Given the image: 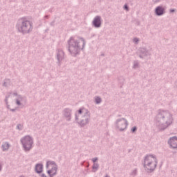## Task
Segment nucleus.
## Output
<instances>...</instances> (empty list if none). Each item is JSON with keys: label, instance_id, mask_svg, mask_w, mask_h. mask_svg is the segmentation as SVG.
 Instances as JSON below:
<instances>
[{"label": "nucleus", "instance_id": "nucleus-2", "mask_svg": "<svg viewBox=\"0 0 177 177\" xmlns=\"http://www.w3.org/2000/svg\"><path fill=\"white\" fill-rule=\"evenodd\" d=\"M172 121V114L169 111H158L156 117V124L159 129H167Z\"/></svg>", "mask_w": 177, "mask_h": 177}, {"label": "nucleus", "instance_id": "nucleus-24", "mask_svg": "<svg viewBox=\"0 0 177 177\" xmlns=\"http://www.w3.org/2000/svg\"><path fill=\"white\" fill-rule=\"evenodd\" d=\"M133 42L135 44V45H138V44H139V39L138 37H135L133 39Z\"/></svg>", "mask_w": 177, "mask_h": 177}, {"label": "nucleus", "instance_id": "nucleus-38", "mask_svg": "<svg viewBox=\"0 0 177 177\" xmlns=\"http://www.w3.org/2000/svg\"><path fill=\"white\" fill-rule=\"evenodd\" d=\"M101 56H104V54L101 55Z\"/></svg>", "mask_w": 177, "mask_h": 177}, {"label": "nucleus", "instance_id": "nucleus-9", "mask_svg": "<svg viewBox=\"0 0 177 177\" xmlns=\"http://www.w3.org/2000/svg\"><path fill=\"white\" fill-rule=\"evenodd\" d=\"M64 59V51L59 48L57 50V59L58 66H62V61Z\"/></svg>", "mask_w": 177, "mask_h": 177}, {"label": "nucleus", "instance_id": "nucleus-28", "mask_svg": "<svg viewBox=\"0 0 177 177\" xmlns=\"http://www.w3.org/2000/svg\"><path fill=\"white\" fill-rule=\"evenodd\" d=\"M97 158H93V159H92V161H93V162H94V164H95V162H96L97 161Z\"/></svg>", "mask_w": 177, "mask_h": 177}, {"label": "nucleus", "instance_id": "nucleus-12", "mask_svg": "<svg viewBox=\"0 0 177 177\" xmlns=\"http://www.w3.org/2000/svg\"><path fill=\"white\" fill-rule=\"evenodd\" d=\"M168 145L171 149H177V137L173 136L167 141Z\"/></svg>", "mask_w": 177, "mask_h": 177}, {"label": "nucleus", "instance_id": "nucleus-19", "mask_svg": "<svg viewBox=\"0 0 177 177\" xmlns=\"http://www.w3.org/2000/svg\"><path fill=\"white\" fill-rule=\"evenodd\" d=\"M94 99L95 104H100V103H102V97L100 96H95Z\"/></svg>", "mask_w": 177, "mask_h": 177}, {"label": "nucleus", "instance_id": "nucleus-20", "mask_svg": "<svg viewBox=\"0 0 177 177\" xmlns=\"http://www.w3.org/2000/svg\"><path fill=\"white\" fill-rule=\"evenodd\" d=\"M3 86H6V88L10 86V80H9V79L5 80Z\"/></svg>", "mask_w": 177, "mask_h": 177}, {"label": "nucleus", "instance_id": "nucleus-25", "mask_svg": "<svg viewBox=\"0 0 177 177\" xmlns=\"http://www.w3.org/2000/svg\"><path fill=\"white\" fill-rule=\"evenodd\" d=\"M17 129H18L19 131H23V125H21L20 124H17Z\"/></svg>", "mask_w": 177, "mask_h": 177}, {"label": "nucleus", "instance_id": "nucleus-34", "mask_svg": "<svg viewBox=\"0 0 177 177\" xmlns=\"http://www.w3.org/2000/svg\"><path fill=\"white\" fill-rule=\"evenodd\" d=\"M8 97H10V95H6V99H8Z\"/></svg>", "mask_w": 177, "mask_h": 177}, {"label": "nucleus", "instance_id": "nucleus-5", "mask_svg": "<svg viewBox=\"0 0 177 177\" xmlns=\"http://www.w3.org/2000/svg\"><path fill=\"white\" fill-rule=\"evenodd\" d=\"M158 162L157 158L154 155H147L144 159V168L147 171L153 172L156 169Z\"/></svg>", "mask_w": 177, "mask_h": 177}, {"label": "nucleus", "instance_id": "nucleus-29", "mask_svg": "<svg viewBox=\"0 0 177 177\" xmlns=\"http://www.w3.org/2000/svg\"><path fill=\"white\" fill-rule=\"evenodd\" d=\"M2 171V162H0V172Z\"/></svg>", "mask_w": 177, "mask_h": 177}, {"label": "nucleus", "instance_id": "nucleus-6", "mask_svg": "<svg viewBox=\"0 0 177 177\" xmlns=\"http://www.w3.org/2000/svg\"><path fill=\"white\" fill-rule=\"evenodd\" d=\"M21 142L26 151H30L32 149L34 145V140L30 136H25L21 138Z\"/></svg>", "mask_w": 177, "mask_h": 177}, {"label": "nucleus", "instance_id": "nucleus-15", "mask_svg": "<svg viewBox=\"0 0 177 177\" xmlns=\"http://www.w3.org/2000/svg\"><path fill=\"white\" fill-rule=\"evenodd\" d=\"M47 174H48L50 177H53L55 175H57V165L53 166L51 169L48 170Z\"/></svg>", "mask_w": 177, "mask_h": 177}, {"label": "nucleus", "instance_id": "nucleus-33", "mask_svg": "<svg viewBox=\"0 0 177 177\" xmlns=\"http://www.w3.org/2000/svg\"><path fill=\"white\" fill-rule=\"evenodd\" d=\"M44 19H49V16H48V15H46V16L44 17Z\"/></svg>", "mask_w": 177, "mask_h": 177}, {"label": "nucleus", "instance_id": "nucleus-27", "mask_svg": "<svg viewBox=\"0 0 177 177\" xmlns=\"http://www.w3.org/2000/svg\"><path fill=\"white\" fill-rule=\"evenodd\" d=\"M131 132H132L133 133H134V132H136V131H138V127H134L131 128Z\"/></svg>", "mask_w": 177, "mask_h": 177}, {"label": "nucleus", "instance_id": "nucleus-21", "mask_svg": "<svg viewBox=\"0 0 177 177\" xmlns=\"http://www.w3.org/2000/svg\"><path fill=\"white\" fill-rule=\"evenodd\" d=\"M130 175L131 176H136L138 175V169H135L134 170H133L131 173H130Z\"/></svg>", "mask_w": 177, "mask_h": 177}, {"label": "nucleus", "instance_id": "nucleus-1", "mask_svg": "<svg viewBox=\"0 0 177 177\" xmlns=\"http://www.w3.org/2000/svg\"><path fill=\"white\" fill-rule=\"evenodd\" d=\"M68 52L71 56L75 57L77 55H80V52L84 50L85 45H86V41L83 37L74 36L68 39Z\"/></svg>", "mask_w": 177, "mask_h": 177}, {"label": "nucleus", "instance_id": "nucleus-14", "mask_svg": "<svg viewBox=\"0 0 177 177\" xmlns=\"http://www.w3.org/2000/svg\"><path fill=\"white\" fill-rule=\"evenodd\" d=\"M26 102H27V98L20 95H19L16 99V104L17 106H22L23 102L26 103Z\"/></svg>", "mask_w": 177, "mask_h": 177}, {"label": "nucleus", "instance_id": "nucleus-31", "mask_svg": "<svg viewBox=\"0 0 177 177\" xmlns=\"http://www.w3.org/2000/svg\"><path fill=\"white\" fill-rule=\"evenodd\" d=\"M174 12H175V9H171L170 10V13H174Z\"/></svg>", "mask_w": 177, "mask_h": 177}, {"label": "nucleus", "instance_id": "nucleus-22", "mask_svg": "<svg viewBox=\"0 0 177 177\" xmlns=\"http://www.w3.org/2000/svg\"><path fill=\"white\" fill-rule=\"evenodd\" d=\"M133 68H139V61H134Z\"/></svg>", "mask_w": 177, "mask_h": 177}, {"label": "nucleus", "instance_id": "nucleus-3", "mask_svg": "<svg viewBox=\"0 0 177 177\" xmlns=\"http://www.w3.org/2000/svg\"><path fill=\"white\" fill-rule=\"evenodd\" d=\"M15 27L19 32L25 35L26 34L32 32V30H34V24L26 17H22L18 19Z\"/></svg>", "mask_w": 177, "mask_h": 177}, {"label": "nucleus", "instance_id": "nucleus-32", "mask_svg": "<svg viewBox=\"0 0 177 177\" xmlns=\"http://www.w3.org/2000/svg\"><path fill=\"white\" fill-rule=\"evenodd\" d=\"M12 95H14V96H19V95L17 93H12Z\"/></svg>", "mask_w": 177, "mask_h": 177}, {"label": "nucleus", "instance_id": "nucleus-18", "mask_svg": "<svg viewBox=\"0 0 177 177\" xmlns=\"http://www.w3.org/2000/svg\"><path fill=\"white\" fill-rule=\"evenodd\" d=\"M50 165H54V167H56V165H57L56 164L55 161L48 160L46 162V169H49Z\"/></svg>", "mask_w": 177, "mask_h": 177}, {"label": "nucleus", "instance_id": "nucleus-23", "mask_svg": "<svg viewBox=\"0 0 177 177\" xmlns=\"http://www.w3.org/2000/svg\"><path fill=\"white\" fill-rule=\"evenodd\" d=\"M98 169H99V164L94 163L93 165V169H95L94 172H96V171H97Z\"/></svg>", "mask_w": 177, "mask_h": 177}, {"label": "nucleus", "instance_id": "nucleus-17", "mask_svg": "<svg viewBox=\"0 0 177 177\" xmlns=\"http://www.w3.org/2000/svg\"><path fill=\"white\" fill-rule=\"evenodd\" d=\"M9 147H10V145H9V142H3L1 145L3 151H8V150H9Z\"/></svg>", "mask_w": 177, "mask_h": 177}, {"label": "nucleus", "instance_id": "nucleus-26", "mask_svg": "<svg viewBox=\"0 0 177 177\" xmlns=\"http://www.w3.org/2000/svg\"><path fill=\"white\" fill-rule=\"evenodd\" d=\"M123 9H124V10H127V12H129V7L128 6L127 4H125L124 6Z\"/></svg>", "mask_w": 177, "mask_h": 177}, {"label": "nucleus", "instance_id": "nucleus-4", "mask_svg": "<svg viewBox=\"0 0 177 177\" xmlns=\"http://www.w3.org/2000/svg\"><path fill=\"white\" fill-rule=\"evenodd\" d=\"M75 120L82 128H84L91 121V112L85 108H80L75 113Z\"/></svg>", "mask_w": 177, "mask_h": 177}, {"label": "nucleus", "instance_id": "nucleus-11", "mask_svg": "<svg viewBox=\"0 0 177 177\" xmlns=\"http://www.w3.org/2000/svg\"><path fill=\"white\" fill-rule=\"evenodd\" d=\"M73 110H71L70 108H66L63 110L62 114L64 117L66 118V121H71V112Z\"/></svg>", "mask_w": 177, "mask_h": 177}, {"label": "nucleus", "instance_id": "nucleus-7", "mask_svg": "<svg viewBox=\"0 0 177 177\" xmlns=\"http://www.w3.org/2000/svg\"><path fill=\"white\" fill-rule=\"evenodd\" d=\"M128 127V120L127 119L122 118L117 119L115 122V127L116 129H118L120 132H122V131H125L127 129V127Z\"/></svg>", "mask_w": 177, "mask_h": 177}, {"label": "nucleus", "instance_id": "nucleus-39", "mask_svg": "<svg viewBox=\"0 0 177 177\" xmlns=\"http://www.w3.org/2000/svg\"><path fill=\"white\" fill-rule=\"evenodd\" d=\"M9 95H12V93H9Z\"/></svg>", "mask_w": 177, "mask_h": 177}, {"label": "nucleus", "instance_id": "nucleus-13", "mask_svg": "<svg viewBox=\"0 0 177 177\" xmlns=\"http://www.w3.org/2000/svg\"><path fill=\"white\" fill-rule=\"evenodd\" d=\"M155 13L156 16H162V15H165V8L162 6H159L156 8Z\"/></svg>", "mask_w": 177, "mask_h": 177}, {"label": "nucleus", "instance_id": "nucleus-30", "mask_svg": "<svg viewBox=\"0 0 177 177\" xmlns=\"http://www.w3.org/2000/svg\"><path fill=\"white\" fill-rule=\"evenodd\" d=\"M40 176L41 177H47L46 174H42L41 175H40Z\"/></svg>", "mask_w": 177, "mask_h": 177}, {"label": "nucleus", "instance_id": "nucleus-35", "mask_svg": "<svg viewBox=\"0 0 177 177\" xmlns=\"http://www.w3.org/2000/svg\"><path fill=\"white\" fill-rule=\"evenodd\" d=\"M10 111H13V112H14V111H16V109H10Z\"/></svg>", "mask_w": 177, "mask_h": 177}, {"label": "nucleus", "instance_id": "nucleus-16", "mask_svg": "<svg viewBox=\"0 0 177 177\" xmlns=\"http://www.w3.org/2000/svg\"><path fill=\"white\" fill-rule=\"evenodd\" d=\"M35 171L37 174H42L44 171V165L38 163L35 165Z\"/></svg>", "mask_w": 177, "mask_h": 177}, {"label": "nucleus", "instance_id": "nucleus-36", "mask_svg": "<svg viewBox=\"0 0 177 177\" xmlns=\"http://www.w3.org/2000/svg\"><path fill=\"white\" fill-rule=\"evenodd\" d=\"M5 102H6V104H8V98H6V99H5Z\"/></svg>", "mask_w": 177, "mask_h": 177}, {"label": "nucleus", "instance_id": "nucleus-37", "mask_svg": "<svg viewBox=\"0 0 177 177\" xmlns=\"http://www.w3.org/2000/svg\"><path fill=\"white\" fill-rule=\"evenodd\" d=\"M53 23H54V22H52V23L50 24V26H53Z\"/></svg>", "mask_w": 177, "mask_h": 177}, {"label": "nucleus", "instance_id": "nucleus-8", "mask_svg": "<svg viewBox=\"0 0 177 177\" xmlns=\"http://www.w3.org/2000/svg\"><path fill=\"white\" fill-rule=\"evenodd\" d=\"M92 24L95 28H100L102 27V17L97 15L94 17Z\"/></svg>", "mask_w": 177, "mask_h": 177}, {"label": "nucleus", "instance_id": "nucleus-10", "mask_svg": "<svg viewBox=\"0 0 177 177\" xmlns=\"http://www.w3.org/2000/svg\"><path fill=\"white\" fill-rule=\"evenodd\" d=\"M138 55L140 59H143L144 57H145V56H150V55H151V53H150V51L145 48H141L138 50Z\"/></svg>", "mask_w": 177, "mask_h": 177}]
</instances>
